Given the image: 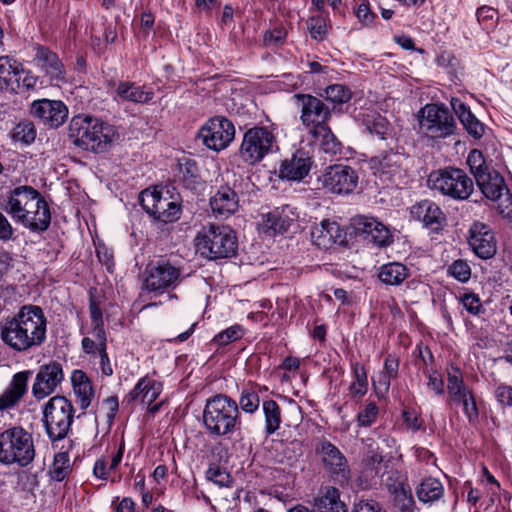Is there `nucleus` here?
<instances>
[{
	"label": "nucleus",
	"instance_id": "1",
	"mask_svg": "<svg viewBox=\"0 0 512 512\" xmlns=\"http://www.w3.org/2000/svg\"><path fill=\"white\" fill-rule=\"evenodd\" d=\"M47 326V317L40 306L23 305L1 325L0 338L14 352L26 353L46 342Z\"/></svg>",
	"mask_w": 512,
	"mask_h": 512
},
{
	"label": "nucleus",
	"instance_id": "2",
	"mask_svg": "<svg viewBox=\"0 0 512 512\" xmlns=\"http://www.w3.org/2000/svg\"><path fill=\"white\" fill-rule=\"evenodd\" d=\"M117 136L113 125L90 115L74 116L68 127V137L72 143L93 153L106 152Z\"/></svg>",
	"mask_w": 512,
	"mask_h": 512
},
{
	"label": "nucleus",
	"instance_id": "3",
	"mask_svg": "<svg viewBox=\"0 0 512 512\" xmlns=\"http://www.w3.org/2000/svg\"><path fill=\"white\" fill-rule=\"evenodd\" d=\"M13 220L22 224H50L51 215L46 201L32 187L15 188L1 203Z\"/></svg>",
	"mask_w": 512,
	"mask_h": 512
},
{
	"label": "nucleus",
	"instance_id": "4",
	"mask_svg": "<svg viewBox=\"0 0 512 512\" xmlns=\"http://www.w3.org/2000/svg\"><path fill=\"white\" fill-rule=\"evenodd\" d=\"M203 423L213 437L232 434L241 423L238 403L225 394L210 397L203 410Z\"/></svg>",
	"mask_w": 512,
	"mask_h": 512
},
{
	"label": "nucleus",
	"instance_id": "5",
	"mask_svg": "<svg viewBox=\"0 0 512 512\" xmlns=\"http://www.w3.org/2000/svg\"><path fill=\"white\" fill-rule=\"evenodd\" d=\"M197 252L209 260L234 256L238 249V239L231 226H204L195 238Z\"/></svg>",
	"mask_w": 512,
	"mask_h": 512
},
{
	"label": "nucleus",
	"instance_id": "6",
	"mask_svg": "<svg viewBox=\"0 0 512 512\" xmlns=\"http://www.w3.org/2000/svg\"><path fill=\"white\" fill-rule=\"evenodd\" d=\"M35 458L32 435L20 426L0 433V462L5 465L28 466Z\"/></svg>",
	"mask_w": 512,
	"mask_h": 512
},
{
	"label": "nucleus",
	"instance_id": "7",
	"mask_svg": "<svg viewBox=\"0 0 512 512\" xmlns=\"http://www.w3.org/2000/svg\"><path fill=\"white\" fill-rule=\"evenodd\" d=\"M427 186L442 196L457 201L468 199L474 190L473 180L464 170L455 167L430 172Z\"/></svg>",
	"mask_w": 512,
	"mask_h": 512
},
{
	"label": "nucleus",
	"instance_id": "8",
	"mask_svg": "<svg viewBox=\"0 0 512 512\" xmlns=\"http://www.w3.org/2000/svg\"><path fill=\"white\" fill-rule=\"evenodd\" d=\"M278 149L277 137L269 127L254 126L244 133L239 156L246 164L255 165Z\"/></svg>",
	"mask_w": 512,
	"mask_h": 512
},
{
	"label": "nucleus",
	"instance_id": "9",
	"mask_svg": "<svg viewBox=\"0 0 512 512\" xmlns=\"http://www.w3.org/2000/svg\"><path fill=\"white\" fill-rule=\"evenodd\" d=\"M73 419V405L64 396H54L44 406L43 424L48 438L53 442L68 435Z\"/></svg>",
	"mask_w": 512,
	"mask_h": 512
},
{
	"label": "nucleus",
	"instance_id": "10",
	"mask_svg": "<svg viewBox=\"0 0 512 512\" xmlns=\"http://www.w3.org/2000/svg\"><path fill=\"white\" fill-rule=\"evenodd\" d=\"M142 208L153 217L154 220L164 224L179 220L182 214L181 199L179 195L165 196L156 189H145L139 195Z\"/></svg>",
	"mask_w": 512,
	"mask_h": 512
},
{
	"label": "nucleus",
	"instance_id": "11",
	"mask_svg": "<svg viewBox=\"0 0 512 512\" xmlns=\"http://www.w3.org/2000/svg\"><path fill=\"white\" fill-rule=\"evenodd\" d=\"M418 118L420 130L432 139L447 138L455 133V119L444 105L427 104L419 111Z\"/></svg>",
	"mask_w": 512,
	"mask_h": 512
},
{
	"label": "nucleus",
	"instance_id": "12",
	"mask_svg": "<svg viewBox=\"0 0 512 512\" xmlns=\"http://www.w3.org/2000/svg\"><path fill=\"white\" fill-rule=\"evenodd\" d=\"M182 281L180 268L167 261H158L155 265L147 266L143 280V290L156 295L175 289Z\"/></svg>",
	"mask_w": 512,
	"mask_h": 512
},
{
	"label": "nucleus",
	"instance_id": "13",
	"mask_svg": "<svg viewBox=\"0 0 512 512\" xmlns=\"http://www.w3.org/2000/svg\"><path fill=\"white\" fill-rule=\"evenodd\" d=\"M319 181L332 194L349 195L357 188L359 176L351 166L335 164L325 169Z\"/></svg>",
	"mask_w": 512,
	"mask_h": 512
},
{
	"label": "nucleus",
	"instance_id": "14",
	"mask_svg": "<svg viewBox=\"0 0 512 512\" xmlns=\"http://www.w3.org/2000/svg\"><path fill=\"white\" fill-rule=\"evenodd\" d=\"M300 107V121L309 131L329 123L332 110L323 100L311 94H295Z\"/></svg>",
	"mask_w": 512,
	"mask_h": 512
},
{
	"label": "nucleus",
	"instance_id": "15",
	"mask_svg": "<svg viewBox=\"0 0 512 512\" xmlns=\"http://www.w3.org/2000/svg\"><path fill=\"white\" fill-rule=\"evenodd\" d=\"M235 137L233 123L225 117L216 116L208 120L198 132V138L209 149L221 151Z\"/></svg>",
	"mask_w": 512,
	"mask_h": 512
},
{
	"label": "nucleus",
	"instance_id": "16",
	"mask_svg": "<svg viewBox=\"0 0 512 512\" xmlns=\"http://www.w3.org/2000/svg\"><path fill=\"white\" fill-rule=\"evenodd\" d=\"M406 157L403 152L389 149L379 152L369 160L370 169L374 175L378 176L383 182H395L396 179L404 175L403 164Z\"/></svg>",
	"mask_w": 512,
	"mask_h": 512
},
{
	"label": "nucleus",
	"instance_id": "17",
	"mask_svg": "<svg viewBox=\"0 0 512 512\" xmlns=\"http://www.w3.org/2000/svg\"><path fill=\"white\" fill-rule=\"evenodd\" d=\"M63 379L64 373L60 363L52 361L42 365L32 386L33 396L39 400L44 399L56 390Z\"/></svg>",
	"mask_w": 512,
	"mask_h": 512
},
{
	"label": "nucleus",
	"instance_id": "18",
	"mask_svg": "<svg viewBox=\"0 0 512 512\" xmlns=\"http://www.w3.org/2000/svg\"><path fill=\"white\" fill-rule=\"evenodd\" d=\"M30 113L51 128H58L68 117V108L60 100L40 99L31 104Z\"/></svg>",
	"mask_w": 512,
	"mask_h": 512
},
{
	"label": "nucleus",
	"instance_id": "19",
	"mask_svg": "<svg viewBox=\"0 0 512 512\" xmlns=\"http://www.w3.org/2000/svg\"><path fill=\"white\" fill-rule=\"evenodd\" d=\"M470 170L486 198L492 201H497L501 198L506 185L503 177L497 171H490L488 167H483L482 164L475 166L471 163Z\"/></svg>",
	"mask_w": 512,
	"mask_h": 512
},
{
	"label": "nucleus",
	"instance_id": "20",
	"mask_svg": "<svg viewBox=\"0 0 512 512\" xmlns=\"http://www.w3.org/2000/svg\"><path fill=\"white\" fill-rule=\"evenodd\" d=\"M313 161L309 153L299 149L291 157L285 158L279 167V177L289 181L300 182L310 172Z\"/></svg>",
	"mask_w": 512,
	"mask_h": 512
},
{
	"label": "nucleus",
	"instance_id": "21",
	"mask_svg": "<svg viewBox=\"0 0 512 512\" xmlns=\"http://www.w3.org/2000/svg\"><path fill=\"white\" fill-rule=\"evenodd\" d=\"M325 468L339 481L349 479L347 460L340 450L328 441H322L318 449Z\"/></svg>",
	"mask_w": 512,
	"mask_h": 512
},
{
	"label": "nucleus",
	"instance_id": "22",
	"mask_svg": "<svg viewBox=\"0 0 512 512\" xmlns=\"http://www.w3.org/2000/svg\"><path fill=\"white\" fill-rule=\"evenodd\" d=\"M35 58L37 66L45 72L50 82L59 85L66 81V71L58 55L49 48L37 45L35 47Z\"/></svg>",
	"mask_w": 512,
	"mask_h": 512
},
{
	"label": "nucleus",
	"instance_id": "23",
	"mask_svg": "<svg viewBox=\"0 0 512 512\" xmlns=\"http://www.w3.org/2000/svg\"><path fill=\"white\" fill-rule=\"evenodd\" d=\"M23 73V65L17 59L11 56H0V91L19 93Z\"/></svg>",
	"mask_w": 512,
	"mask_h": 512
},
{
	"label": "nucleus",
	"instance_id": "24",
	"mask_svg": "<svg viewBox=\"0 0 512 512\" xmlns=\"http://www.w3.org/2000/svg\"><path fill=\"white\" fill-rule=\"evenodd\" d=\"M469 245L475 254L482 259L493 257L497 251L495 236L489 226H472Z\"/></svg>",
	"mask_w": 512,
	"mask_h": 512
},
{
	"label": "nucleus",
	"instance_id": "25",
	"mask_svg": "<svg viewBox=\"0 0 512 512\" xmlns=\"http://www.w3.org/2000/svg\"><path fill=\"white\" fill-rule=\"evenodd\" d=\"M348 226H313L311 238L319 248L330 249L334 245L344 246L348 243Z\"/></svg>",
	"mask_w": 512,
	"mask_h": 512
},
{
	"label": "nucleus",
	"instance_id": "26",
	"mask_svg": "<svg viewBox=\"0 0 512 512\" xmlns=\"http://www.w3.org/2000/svg\"><path fill=\"white\" fill-rule=\"evenodd\" d=\"M154 97L151 89L130 81H120L114 90L113 99L118 103L131 102L134 104H147Z\"/></svg>",
	"mask_w": 512,
	"mask_h": 512
},
{
	"label": "nucleus",
	"instance_id": "27",
	"mask_svg": "<svg viewBox=\"0 0 512 512\" xmlns=\"http://www.w3.org/2000/svg\"><path fill=\"white\" fill-rule=\"evenodd\" d=\"M31 371L25 370L14 374L7 389L0 395V410L14 407L25 395Z\"/></svg>",
	"mask_w": 512,
	"mask_h": 512
},
{
	"label": "nucleus",
	"instance_id": "28",
	"mask_svg": "<svg viewBox=\"0 0 512 512\" xmlns=\"http://www.w3.org/2000/svg\"><path fill=\"white\" fill-rule=\"evenodd\" d=\"M212 212L217 219H227L238 209V197L230 187H222L210 200Z\"/></svg>",
	"mask_w": 512,
	"mask_h": 512
},
{
	"label": "nucleus",
	"instance_id": "29",
	"mask_svg": "<svg viewBox=\"0 0 512 512\" xmlns=\"http://www.w3.org/2000/svg\"><path fill=\"white\" fill-rule=\"evenodd\" d=\"M410 219L422 224H441L445 221V214L439 205L430 200H423L410 209Z\"/></svg>",
	"mask_w": 512,
	"mask_h": 512
},
{
	"label": "nucleus",
	"instance_id": "30",
	"mask_svg": "<svg viewBox=\"0 0 512 512\" xmlns=\"http://www.w3.org/2000/svg\"><path fill=\"white\" fill-rule=\"evenodd\" d=\"M313 506L318 512H348L345 504L340 500L338 489L332 486L320 488L313 500Z\"/></svg>",
	"mask_w": 512,
	"mask_h": 512
},
{
	"label": "nucleus",
	"instance_id": "31",
	"mask_svg": "<svg viewBox=\"0 0 512 512\" xmlns=\"http://www.w3.org/2000/svg\"><path fill=\"white\" fill-rule=\"evenodd\" d=\"M71 383L76 397V403L81 409H87L94 396L90 379L82 370H74L71 375Z\"/></svg>",
	"mask_w": 512,
	"mask_h": 512
},
{
	"label": "nucleus",
	"instance_id": "32",
	"mask_svg": "<svg viewBox=\"0 0 512 512\" xmlns=\"http://www.w3.org/2000/svg\"><path fill=\"white\" fill-rule=\"evenodd\" d=\"M146 389V397L143 400L142 405L150 406L159 397L163 390L161 382L149 377L148 375L141 377L134 388L127 394L126 398L128 402H135L141 389Z\"/></svg>",
	"mask_w": 512,
	"mask_h": 512
},
{
	"label": "nucleus",
	"instance_id": "33",
	"mask_svg": "<svg viewBox=\"0 0 512 512\" xmlns=\"http://www.w3.org/2000/svg\"><path fill=\"white\" fill-rule=\"evenodd\" d=\"M452 107L465 130L475 139L484 134V125L475 117L469 107L459 100L452 101Z\"/></svg>",
	"mask_w": 512,
	"mask_h": 512
},
{
	"label": "nucleus",
	"instance_id": "34",
	"mask_svg": "<svg viewBox=\"0 0 512 512\" xmlns=\"http://www.w3.org/2000/svg\"><path fill=\"white\" fill-rule=\"evenodd\" d=\"M447 391L450 400L455 404H460V400L472 392L465 385L460 369L453 365L447 367Z\"/></svg>",
	"mask_w": 512,
	"mask_h": 512
},
{
	"label": "nucleus",
	"instance_id": "35",
	"mask_svg": "<svg viewBox=\"0 0 512 512\" xmlns=\"http://www.w3.org/2000/svg\"><path fill=\"white\" fill-rule=\"evenodd\" d=\"M416 495L423 503H434L444 495V486L434 477L423 479L416 488Z\"/></svg>",
	"mask_w": 512,
	"mask_h": 512
},
{
	"label": "nucleus",
	"instance_id": "36",
	"mask_svg": "<svg viewBox=\"0 0 512 512\" xmlns=\"http://www.w3.org/2000/svg\"><path fill=\"white\" fill-rule=\"evenodd\" d=\"M408 277V269L399 262H391L379 268L378 278L386 285H400Z\"/></svg>",
	"mask_w": 512,
	"mask_h": 512
},
{
	"label": "nucleus",
	"instance_id": "37",
	"mask_svg": "<svg viewBox=\"0 0 512 512\" xmlns=\"http://www.w3.org/2000/svg\"><path fill=\"white\" fill-rule=\"evenodd\" d=\"M125 450V442L121 439L117 451L112 455L111 461L108 462L104 458L97 459L94 467L93 474L101 480H108L112 472H114L122 461Z\"/></svg>",
	"mask_w": 512,
	"mask_h": 512
},
{
	"label": "nucleus",
	"instance_id": "38",
	"mask_svg": "<svg viewBox=\"0 0 512 512\" xmlns=\"http://www.w3.org/2000/svg\"><path fill=\"white\" fill-rule=\"evenodd\" d=\"M125 450V442L121 439L117 451L112 455L111 461L108 462L104 458L97 459L94 467L93 474L101 480H108L112 472H114L122 461Z\"/></svg>",
	"mask_w": 512,
	"mask_h": 512
},
{
	"label": "nucleus",
	"instance_id": "39",
	"mask_svg": "<svg viewBox=\"0 0 512 512\" xmlns=\"http://www.w3.org/2000/svg\"><path fill=\"white\" fill-rule=\"evenodd\" d=\"M309 134L320 141L321 149L328 154H336L340 151V142L337 140L328 124L318 129L310 130Z\"/></svg>",
	"mask_w": 512,
	"mask_h": 512
},
{
	"label": "nucleus",
	"instance_id": "40",
	"mask_svg": "<svg viewBox=\"0 0 512 512\" xmlns=\"http://www.w3.org/2000/svg\"><path fill=\"white\" fill-rule=\"evenodd\" d=\"M262 409L265 416V431L268 435H272L280 428V407L274 400L270 399L263 402Z\"/></svg>",
	"mask_w": 512,
	"mask_h": 512
},
{
	"label": "nucleus",
	"instance_id": "41",
	"mask_svg": "<svg viewBox=\"0 0 512 512\" xmlns=\"http://www.w3.org/2000/svg\"><path fill=\"white\" fill-rule=\"evenodd\" d=\"M354 381L349 386V392L354 398H361L368 391L367 372L359 362L351 364Z\"/></svg>",
	"mask_w": 512,
	"mask_h": 512
},
{
	"label": "nucleus",
	"instance_id": "42",
	"mask_svg": "<svg viewBox=\"0 0 512 512\" xmlns=\"http://www.w3.org/2000/svg\"><path fill=\"white\" fill-rule=\"evenodd\" d=\"M299 220L296 208L290 205L276 207L267 214V221L271 224H293Z\"/></svg>",
	"mask_w": 512,
	"mask_h": 512
},
{
	"label": "nucleus",
	"instance_id": "43",
	"mask_svg": "<svg viewBox=\"0 0 512 512\" xmlns=\"http://www.w3.org/2000/svg\"><path fill=\"white\" fill-rule=\"evenodd\" d=\"M368 241L378 247L389 246L393 242V235L388 226H364Z\"/></svg>",
	"mask_w": 512,
	"mask_h": 512
},
{
	"label": "nucleus",
	"instance_id": "44",
	"mask_svg": "<svg viewBox=\"0 0 512 512\" xmlns=\"http://www.w3.org/2000/svg\"><path fill=\"white\" fill-rule=\"evenodd\" d=\"M71 471L70 458L67 452H58L50 467L49 474L55 481L64 480Z\"/></svg>",
	"mask_w": 512,
	"mask_h": 512
},
{
	"label": "nucleus",
	"instance_id": "45",
	"mask_svg": "<svg viewBox=\"0 0 512 512\" xmlns=\"http://www.w3.org/2000/svg\"><path fill=\"white\" fill-rule=\"evenodd\" d=\"M95 338L97 340V352L100 357V368L104 375L111 376L113 374V369L106 351L107 348V338L105 330L101 328H97L95 331Z\"/></svg>",
	"mask_w": 512,
	"mask_h": 512
},
{
	"label": "nucleus",
	"instance_id": "46",
	"mask_svg": "<svg viewBox=\"0 0 512 512\" xmlns=\"http://www.w3.org/2000/svg\"><path fill=\"white\" fill-rule=\"evenodd\" d=\"M37 132L33 122L29 120L20 121L12 130V138L16 142L29 145L35 141Z\"/></svg>",
	"mask_w": 512,
	"mask_h": 512
},
{
	"label": "nucleus",
	"instance_id": "47",
	"mask_svg": "<svg viewBox=\"0 0 512 512\" xmlns=\"http://www.w3.org/2000/svg\"><path fill=\"white\" fill-rule=\"evenodd\" d=\"M351 96V91L343 84L329 85L324 91L325 100L334 106L348 102Z\"/></svg>",
	"mask_w": 512,
	"mask_h": 512
},
{
	"label": "nucleus",
	"instance_id": "48",
	"mask_svg": "<svg viewBox=\"0 0 512 512\" xmlns=\"http://www.w3.org/2000/svg\"><path fill=\"white\" fill-rule=\"evenodd\" d=\"M245 334V329L239 324H234L225 330L217 333L212 342L218 346H226L234 341L241 339Z\"/></svg>",
	"mask_w": 512,
	"mask_h": 512
},
{
	"label": "nucleus",
	"instance_id": "49",
	"mask_svg": "<svg viewBox=\"0 0 512 512\" xmlns=\"http://www.w3.org/2000/svg\"><path fill=\"white\" fill-rule=\"evenodd\" d=\"M260 405L259 395L253 389L247 388L241 392L239 406L246 413H254Z\"/></svg>",
	"mask_w": 512,
	"mask_h": 512
},
{
	"label": "nucleus",
	"instance_id": "50",
	"mask_svg": "<svg viewBox=\"0 0 512 512\" xmlns=\"http://www.w3.org/2000/svg\"><path fill=\"white\" fill-rule=\"evenodd\" d=\"M448 274L454 277L456 280L464 283L467 282L471 277V268L466 261L459 259L454 261L448 267Z\"/></svg>",
	"mask_w": 512,
	"mask_h": 512
},
{
	"label": "nucleus",
	"instance_id": "51",
	"mask_svg": "<svg viewBox=\"0 0 512 512\" xmlns=\"http://www.w3.org/2000/svg\"><path fill=\"white\" fill-rule=\"evenodd\" d=\"M287 37V31L282 26H277L264 33L263 43L267 47H278L284 44Z\"/></svg>",
	"mask_w": 512,
	"mask_h": 512
},
{
	"label": "nucleus",
	"instance_id": "52",
	"mask_svg": "<svg viewBox=\"0 0 512 512\" xmlns=\"http://www.w3.org/2000/svg\"><path fill=\"white\" fill-rule=\"evenodd\" d=\"M378 407L374 402L367 403L358 413L357 421L360 426H371L378 415Z\"/></svg>",
	"mask_w": 512,
	"mask_h": 512
},
{
	"label": "nucleus",
	"instance_id": "53",
	"mask_svg": "<svg viewBox=\"0 0 512 512\" xmlns=\"http://www.w3.org/2000/svg\"><path fill=\"white\" fill-rule=\"evenodd\" d=\"M367 129L371 134H376L381 139H386V136L390 133L389 122L380 115L367 122Z\"/></svg>",
	"mask_w": 512,
	"mask_h": 512
},
{
	"label": "nucleus",
	"instance_id": "54",
	"mask_svg": "<svg viewBox=\"0 0 512 512\" xmlns=\"http://www.w3.org/2000/svg\"><path fill=\"white\" fill-rule=\"evenodd\" d=\"M386 486L392 493L396 495L397 498L403 497V499H407L408 502L412 501L411 491L409 487L402 481L394 480L392 476H389L386 479Z\"/></svg>",
	"mask_w": 512,
	"mask_h": 512
},
{
	"label": "nucleus",
	"instance_id": "55",
	"mask_svg": "<svg viewBox=\"0 0 512 512\" xmlns=\"http://www.w3.org/2000/svg\"><path fill=\"white\" fill-rule=\"evenodd\" d=\"M460 303L471 315H478L482 309L480 298L473 293H465L461 296Z\"/></svg>",
	"mask_w": 512,
	"mask_h": 512
},
{
	"label": "nucleus",
	"instance_id": "56",
	"mask_svg": "<svg viewBox=\"0 0 512 512\" xmlns=\"http://www.w3.org/2000/svg\"><path fill=\"white\" fill-rule=\"evenodd\" d=\"M463 407V412L467 416L469 422H474L478 418V409L473 393H469L466 397L460 400Z\"/></svg>",
	"mask_w": 512,
	"mask_h": 512
},
{
	"label": "nucleus",
	"instance_id": "57",
	"mask_svg": "<svg viewBox=\"0 0 512 512\" xmlns=\"http://www.w3.org/2000/svg\"><path fill=\"white\" fill-rule=\"evenodd\" d=\"M393 379L391 376H388L385 372H380L376 377L372 378V384L374 386L375 392L379 397H383L387 394L390 387V381Z\"/></svg>",
	"mask_w": 512,
	"mask_h": 512
},
{
	"label": "nucleus",
	"instance_id": "58",
	"mask_svg": "<svg viewBox=\"0 0 512 512\" xmlns=\"http://www.w3.org/2000/svg\"><path fill=\"white\" fill-rule=\"evenodd\" d=\"M178 166L183 180H193L197 177L198 168L194 160L184 159Z\"/></svg>",
	"mask_w": 512,
	"mask_h": 512
},
{
	"label": "nucleus",
	"instance_id": "59",
	"mask_svg": "<svg viewBox=\"0 0 512 512\" xmlns=\"http://www.w3.org/2000/svg\"><path fill=\"white\" fill-rule=\"evenodd\" d=\"M308 29L311 37L315 40H321L326 34V24L321 18H312L308 22Z\"/></svg>",
	"mask_w": 512,
	"mask_h": 512
},
{
	"label": "nucleus",
	"instance_id": "60",
	"mask_svg": "<svg viewBox=\"0 0 512 512\" xmlns=\"http://www.w3.org/2000/svg\"><path fill=\"white\" fill-rule=\"evenodd\" d=\"M427 387L432 390L435 395H444V381L437 371H432L427 376Z\"/></svg>",
	"mask_w": 512,
	"mask_h": 512
},
{
	"label": "nucleus",
	"instance_id": "61",
	"mask_svg": "<svg viewBox=\"0 0 512 512\" xmlns=\"http://www.w3.org/2000/svg\"><path fill=\"white\" fill-rule=\"evenodd\" d=\"M476 16L481 25L488 26L493 24L494 19L497 17V11L490 6H482L477 9Z\"/></svg>",
	"mask_w": 512,
	"mask_h": 512
},
{
	"label": "nucleus",
	"instance_id": "62",
	"mask_svg": "<svg viewBox=\"0 0 512 512\" xmlns=\"http://www.w3.org/2000/svg\"><path fill=\"white\" fill-rule=\"evenodd\" d=\"M206 477L209 481L219 486H225L228 482L229 475L219 467H209L206 471Z\"/></svg>",
	"mask_w": 512,
	"mask_h": 512
},
{
	"label": "nucleus",
	"instance_id": "63",
	"mask_svg": "<svg viewBox=\"0 0 512 512\" xmlns=\"http://www.w3.org/2000/svg\"><path fill=\"white\" fill-rule=\"evenodd\" d=\"M403 420L408 429L413 432H416L423 427V421L420 416L416 412L411 411H403Z\"/></svg>",
	"mask_w": 512,
	"mask_h": 512
},
{
	"label": "nucleus",
	"instance_id": "64",
	"mask_svg": "<svg viewBox=\"0 0 512 512\" xmlns=\"http://www.w3.org/2000/svg\"><path fill=\"white\" fill-rule=\"evenodd\" d=\"M37 83L38 77L33 75L32 72L24 70V73L22 74L20 79L19 93L35 90Z\"/></svg>",
	"mask_w": 512,
	"mask_h": 512
}]
</instances>
